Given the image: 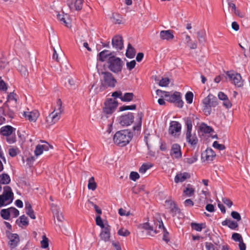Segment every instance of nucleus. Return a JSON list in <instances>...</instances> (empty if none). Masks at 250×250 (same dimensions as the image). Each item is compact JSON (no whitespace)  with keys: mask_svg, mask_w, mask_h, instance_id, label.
<instances>
[{"mask_svg":"<svg viewBox=\"0 0 250 250\" xmlns=\"http://www.w3.org/2000/svg\"><path fill=\"white\" fill-rule=\"evenodd\" d=\"M101 75L102 78L100 80L101 85L99 88H96V93L103 92L108 88H113L117 83V80L110 72H102Z\"/></svg>","mask_w":250,"mask_h":250,"instance_id":"obj_1","label":"nucleus"},{"mask_svg":"<svg viewBox=\"0 0 250 250\" xmlns=\"http://www.w3.org/2000/svg\"><path fill=\"white\" fill-rule=\"evenodd\" d=\"M156 93L159 95V93H162L163 95L162 97H165V100L170 103L174 104L175 105L179 108H182L184 105V102L182 100L181 93L178 91H175L174 93L172 92H168L163 91L160 89L156 90Z\"/></svg>","mask_w":250,"mask_h":250,"instance_id":"obj_2","label":"nucleus"},{"mask_svg":"<svg viewBox=\"0 0 250 250\" xmlns=\"http://www.w3.org/2000/svg\"><path fill=\"white\" fill-rule=\"evenodd\" d=\"M186 126V139L187 142L192 147H195L198 142V139L195 133L192 134V123L194 120L188 117L183 118Z\"/></svg>","mask_w":250,"mask_h":250,"instance_id":"obj_3","label":"nucleus"},{"mask_svg":"<svg viewBox=\"0 0 250 250\" xmlns=\"http://www.w3.org/2000/svg\"><path fill=\"white\" fill-rule=\"evenodd\" d=\"M133 137L132 132L127 129L117 131L113 137V141L115 144L120 146H125L131 140Z\"/></svg>","mask_w":250,"mask_h":250,"instance_id":"obj_4","label":"nucleus"},{"mask_svg":"<svg viewBox=\"0 0 250 250\" xmlns=\"http://www.w3.org/2000/svg\"><path fill=\"white\" fill-rule=\"evenodd\" d=\"M123 65L124 62L121 59L116 57L115 55L111 56L107 62L109 70L116 74L122 71Z\"/></svg>","mask_w":250,"mask_h":250,"instance_id":"obj_5","label":"nucleus"},{"mask_svg":"<svg viewBox=\"0 0 250 250\" xmlns=\"http://www.w3.org/2000/svg\"><path fill=\"white\" fill-rule=\"evenodd\" d=\"M217 98L213 95L209 94L203 100V110L206 115H210L211 112V108L215 107L218 104Z\"/></svg>","mask_w":250,"mask_h":250,"instance_id":"obj_6","label":"nucleus"},{"mask_svg":"<svg viewBox=\"0 0 250 250\" xmlns=\"http://www.w3.org/2000/svg\"><path fill=\"white\" fill-rule=\"evenodd\" d=\"M3 116L8 117L11 119L14 118L15 116V112L10 108L7 101L5 102L0 107V125L5 122V119Z\"/></svg>","mask_w":250,"mask_h":250,"instance_id":"obj_7","label":"nucleus"},{"mask_svg":"<svg viewBox=\"0 0 250 250\" xmlns=\"http://www.w3.org/2000/svg\"><path fill=\"white\" fill-rule=\"evenodd\" d=\"M182 125L175 121H172L170 122L168 128V134L174 138H178L181 133Z\"/></svg>","mask_w":250,"mask_h":250,"instance_id":"obj_8","label":"nucleus"},{"mask_svg":"<svg viewBox=\"0 0 250 250\" xmlns=\"http://www.w3.org/2000/svg\"><path fill=\"white\" fill-rule=\"evenodd\" d=\"M104 105L103 113L105 114L111 115L115 111L118 106V103L116 100L110 98L106 100Z\"/></svg>","mask_w":250,"mask_h":250,"instance_id":"obj_9","label":"nucleus"},{"mask_svg":"<svg viewBox=\"0 0 250 250\" xmlns=\"http://www.w3.org/2000/svg\"><path fill=\"white\" fill-rule=\"evenodd\" d=\"M134 119V115L131 112H128L127 114L122 115L117 119L119 123L123 126L130 125L133 123Z\"/></svg>","mask_w":250,"mask_h":250,"instance_id":"obj_10","label":"nucleus"},{"mask_svg":"<svg viewBox=\"0 0 250 250\" xmlns=\"http://www.w3.org/2000/svg\"><path fill=\"white\" fill-rule=\"evenodd\" d=\"M57 104L58 107V110H59V112L56 113L55 114H53V112H52L47 117V121L49 122V119H51V121L50 123L52 124H55L60 119L61 114L63 111L62 107V102L60 99L57 100Z\"/></svg>","mask_w":250,"mask_h":250,"instance_id":"obj_11","label":"nucleus"},{"mask_svg":"<svg viewBox=\"0 0 250 250\" xmlns=\"http://www.w3.org/2000/svg\"><path fill=\"white\" fill-rule=\"evenodd\" d=\"M227 76L229 78L230 81H232L234 85L237 87H241L243 85L242 77L239 73H234L231 71L226 72Z\"/></svg>","mask_w":250,"mask_h":250,"instance_id":"obj_12","label":"nucleus"},{"mask_svg":"<svg viewBox=\"0 0 250 250\" xmlns=\"http://www.w3.org/2000/svg\"><path fill=\"white\" fill-rule=\"evenodd\" d=\"M5 234L7 238L9 239L8 244L11 250H13L17 247L20 242L19 235L16 233H11L9 230H6Z\"/></svg>","mask_w":250,"mask_h":250,"instance_id":"obj_13","label":"nucleus"},{"mask_svg":"<svg viewBox=\"0 0 250 250\" xmlns=\"http://www.w3.org/2000/svg\"><path fill=\"white\" fill-rule=\"evenodd\" d=\"M112 45L117 50H122L124 48V41L120 35H116L112 39Z\"/></svg>","mask_w":250,"mask_h":250,"instance_id":"obj_14","label":"nucleus"},{"mask_svg":"<svg viewBox=\"0 0 250 250\" xmlns=\"http://www.w3.org/2000/svg\"><path fill=\"white\" fill-rule=\"evenodd\" d=\"M112 56H115L114 52H111L108 50H104L100 52L97 55V59L100 62H108L109 58Z\"/></svg>","mask_w":250,"mask_h":250,"instance_id":"obj_15","label":"nucleus"},{"mask_svg":"<svg viewBox=\"0 0 250 250\" xmlns=\"http://www.w3.org/2000/svg\"><path fill=\"white\" fill-rule=\"evenodd\" d=\"M170 154L176 159L181 158L182 153L180 145L176 143L173 144L171 146Z\"/></svg>","mask_w":250,"mask_h":250,"instance_id":"obj_16","label":"nucleus"},{"mask_svg":"<svg viewBox=\"0 0 250 250\" xmlns=\"http://www.w3.org/2000/svg\"><path fill=\"white\" fill-rule=\"evenodd\" d=\"M67 5L71 10H80L82 8L83 0H68Z\"/></svg>","mask_w":250,"mask_h":250,"instance_id":"obj_17","label":"nucleus"},{"mask_svg":"<svg viewBox=\"0 0 250 250\" xmlns=\"http://www.w3.org/2000/svg\"><path fill=\"white\" fill-rule=\"evenodd\" d=\"M173 33L174 31L171 30H162L160 33V38L168 41L172 40L174 37Z\"/></svg>","mask_w":250,"mask_h":250,"instance_id":"obj_18","label":"nucleus"},{"mask_svg":"<svg viewBox=\"0 0 250 250\" xmlns=\"http://www.w3.org/2000/svg\"><path fill=\"white\" fill-rule=\"evenodd\" d=\"M190 174L188 172L178 173L174 178V182L176 183H182L186 181L187 179L190 178Z\"/></svg>","mask_w":250,"mask_h":250,"instance_id":"obj_19","label":"nucleus"},{"mask_svg":"<svg viewBox=\"0 0 250 250\" xmlns=\"http://www.w3.org/2000/svg\"><path fill=\"white\" fill-rule=\"evenodd\" d=\"M110 227L107 225V226L104 227L102 229V231H101L100 236L101 238L104 240L105 242L108 241L110 238Z\"/></svg>","mask_w":250,"mask_h":250,"instance_id":"obj_20","label":"nucleus"},{"mask_svg":"<svg viewBox=\"0 0 250 250\" xmlns=\"http://www.w3.org/2000/svg\"><path fill=\"white\" fill-rule=\"evenodd\" d=\"M16 128L10 125H6L2 127L0 129V133L4 136H10L15 131Z\"/></svg>","mask_w":250,"mask_h":250,"instance_id":"obj_21","label":"nucleus"},{"mask_svg":"<svg viewBox=\"0 0 250 250\" xmlns=\"http://www.w3.org/2000/svg\"><path fill=\"white\" fill-rule=\"evenodd\" d=\"M39 113L36 111L24 112L23 116L29 121L35 122L39 117Z\"/></svg>","mask_w":250,"mask_h":250,"instance_id":"obj_22","label":"nucleus"},{"mask_svg":"<svg viewBox=\"0 0 250 250\" xmlns=\"http://www.w3.org/2000/svg\"><path fill=\"white\" fill-rule=\"evenodd\" d=\"M143 116L144 114L142 112L138 113L136 123L135 125L133 127L134 131H139L141 130Z\"/></svg>","mask_w":250,"mask_h":250,"instance_id":"obj_23","label":"nucleus"},{"mask_svg":"<svg viewBox=\"0 0 250 250\" xmlns=\"http://www.w3.org/2000/svg\"><path fill=\"white\" fill-rule=\"evenodd\" d=\"M223 226H227L231 229H236L238 227V224L236 222L232 221L229 219H226L222 222Z\"/></svg>","mask_w":250,"mask_h":250,"instance_id":"obj_24","label":"nucleus"},{"mask_svg":"<svg viewBox=\"0 0 250 250\" xmlns=\"http://www.w3.org/2000/svg\"><path fill=\"white\" fill-rule=\"evenodd\" d=\"M13 200L14 199L8 196L0 195V208L11 204Z\"/></svg>","mask_w":250,"mask_h":250,"instance_id":"obj_25","label":"nucleus"},{"mask_svg":"<svg viewBox=\"0 0 250 250\" xmlns=\"http://www.w3.org/2000/svg\"><path fill=\"white\" fill-rule=\"evenodd\" d=\"M136 51L130 43H128L125 55L128 58H133L135 55Z\"/></svg>","mask_w":250,"mask_h":250,"instance_id":"obj_26","label":"nucleus"},{"mask_svg":"<svg viewBox=\"0 0 250 250\" xmlns=\"http://www.w3.org/2000/svg\"><path fill=\"white\" fill-rule=\"evenodd\" d=\"M16 223L20 227H21V224L24 226H27L29 225L28 218L24 215L21 216L19 219L16 220Z\"/></svg>","mask_w":250,"mask_h":250,"instance_id":"obj_27","label":"nucleus"},{"mask_svg":"<svg viewBox=\"0 0 250 250\" xmlns=\"http://www.w3.org/2000/svg\"><path fill=\"white\" fill-rule=\"evenodd\" d=\"M216 156V154L211 148H208L205 153L206 160L208 161H212Z\"/></svg>","mask_w":250,"mask_h":250,"instance_id":"obj_28","label":"nucleus"},{"mask_svg":"<svg viewBox=\"0 0 250 250\" xmlns=\"http://www.w3.org/2000/svg\"><path fill=\"white\" fill-rule=\"evenodd\" d=\"M11 182L9 175L6 173H2L0 175V183L2 185H7Z\"/></svg>","mask_w":250,"mask_h":250,"instance_id":"obj_29","label":"nucleus"},{"mask_svg":"<svg viewBox=\"0 0 250 250\" xmlns=\"http://www.w3.org/2000/svg\"><path fill=\"white\" fill-rule=\"evenodd\" d=\"M200 130L201 132L204 133H210L213 131V129L211 126H208L207 124L204 123L201 124L200 126Z\"/></svg>","mask_w":250,"mask_h":250,"instance_id":"obj_30","label":"nucleus"},{"mask_svg":"<svg viewBox=\"0 0 250 250\" xmlns=\"http://www.w3.org/2000/svg\"><path fill=\"white\" fill-rule=\"evenodd\" d=\"M1 195L14 199V193L12 192L11 187L8 186H6L3 187V191Z\"/></svg>","mask_w":250,"mask_h":250,"instance_id":"obj_31","label":"nucleus"},{"mask_svg":"<svg viewBox=\"0 0 250 250\" xmlns=\"http://www.w3.org/2000/svg\"><path fill=\"white\" fill-rule=\"evenodd\" d=\"M134 96V95L133 93L127 92L125 93L123 96L122 95L121 100L124 102H130L133 100Z\"/></svg>","mask_w":250,"mask_h":250,"instance_id":"obj_32","label":"nucleus"},{"mask_svg":"<svg viewBox=\"0 0 250 250\" xmlns=\"http://www.w3.org/2000/svg\"><path fill=\"white\" fill-rule=\"evenodd\" d=\"M191 227L192 229H194L197 231H201L202 229L206 227V224L192 223L191 224Z\"/></svg>","mask_w":250,"mask_h":250,"instance_id":"obj_33","label":"nucleus"},{"mask_svg":"<svg viewBox=\"0 0 250 250\" xmlns=\"http://www.w3.org/2000/svg\"><path fill=\"white\" fill-rule=\"evenodd\" d=\"M0 216L4 220H9L10 216V211L9 208L2 209L0 210Z\"/></svg>","mask_w":250,"mask_h":250,"instance_id":"obj_34","label":"nucleus"},{"mask_svg":"<svg viewBox=\"0 0 250 250\" xmlns=\"http://www.w3.org/2000/svg\"><path fill=\"white\" fill-rule=\"evenodd\" d=\"M197 38L201 43L206 41V32L204 30H201L197 32Z\"/></svg>","mask_w":250,"mask_h":250,"instance_id":"obj_35","label":"nucleus"},{"mask_svg":"<svg viewBox=\"0 0 250 250\" xmlns=\"http://www.w3.org/2000/svg\"><path fill=\"white\" fill-rule=\"evenodd\" d=\"M188 187L186 188L183 191V193L185 195L190 197L194 193L195 190L192 187H190V185L188 184Z\"/></svg>","mask_w":250,"mask_h":250,"instance_id":"obj_36","label":"nucleus"},{"mask_svg":"<svg viewBox=\"0 0 250 250\" xmlns=\"http://www.w3.org/2000/svg\"><path fill=\"white\" fill-rule=\"evenodd\" d=\"M97 188V184L94 180V178L91 177L88 181V188L89 189L94 190Z\"/></svg>","mask_w":250,"mask_h":250,"instance_id":"obj_37","label":"nucleus"},{"mask_svg":"<svg viewBox=\"0 0 250 250\" xmlns=\"http://www.w3.org/2000/svg\"><path fill=\"white\" fill-rule=\"evenodd\" d=\"M198 154L197 152H195L194 155L190 158H187L186 159V162L188 164H192L197 160Z\"/></svg>","mask_w":250,"mask_h":250,"instance_id":"obj_38","label":"nucleus"},{"mask_svg":"<svg viewBox=\"0 0 250 250\" xmlns=\"http://www.w3.org/2000/svg\"><path fill=\"white\" fill-rule=\"evenodd\" d=\"M136 109V105L132 104L131 105H123L119 107L120 111H123L127 110H135Z\"/></svg>","mask_w":250,"mask_h":250,"instance_id":"obj_39","label":"nucleus"},{"mask_svg":"<svg viewBox=\"0 0 250 250\" xmlns=\"http://www.w3.org/2000/svg\"><path fill=\"white\" fill-rule=\"evenodd\" d=\"M152 167V165L143 164L139 168V172L141 173H145L147 169Z\"/></svg>","mask_w":250,"mask_h":250,"instance_id":"obj_40","label":"nucleus"},{"mask_svg":"<svg viewBox=\"0 0 250 250\" xmlns=\"http://www.w3.org/2000/svg\"><path fill=\"white\" fill-rule=\"evenodd\" d=\"M193 98V94L192 92L188 91L185 95V98L187 102L190 104L192 103Z\"/></svg>","mask_w":250,"mask_h":250,"instance_id":"obj_41","label":"nucleus"},{"mask_svg":"<svg viewBox=\"0 0 250 250\" xmlns=\"http://www.w3.org/2000/svg\"><path fill=\"white\" fill-rule=\"evenodd\" d=\"M170 213H171L172 216L174 217L177 214H180L181 213V210L177 205H176L171 208V210H170Z\"/></svg>","mask_w":250,"mask_h":250,"instance_id":"obj_42","label":"nucleus"},{"mask_svg":"<svg viewBox=\"0 0 250 250\" xmlns=\"http://www.w3.org/2000/svg\"><path fill=\"white\" fill-rule=\"evenodd\" d=\"M170 82V80L168 78H162L161 80L160 81L159 83V85L160 86H168L169 83Z\"/></svg>","mask_w":250,"mask_h":250,"instance_id":"obj_43","label":"nucleus"},{"mask_svg":"<svg viewBox=\"0 0 250 250\" xmlns=\"http://www.w3.org/2000/svg\"><path fill=\"white\" fill-rule=\"evenodd\" d=\"M43 151V149L42 147V145H38L36 148H35V154L36 156H38L39 155H40L41 154H42V153Z\"/></svg>","mask_w":250,"mask_h":250,"instance_id":"obj_44","label":"nucleus"},{"mask_svg":"<svg viewBox=\"0 0 250 250\" xmlns=\"http://www.w3.org/2000/svg\"><path fill=\"white\" fill-rule=\"evenodd\" d=\"M231 238L235 242H240L243 241L241 235L238 233H233L232 235Z\"/></svg>","mask_w":250,"mask_h":250,"instance_id":"obj_45","label":"nucleus"},{"mask_svg":"<svg viewBox=\"0 0 250 250\" xmlns=\"http://www.w3.org/2000/svg\"><path fill=\"white\" fill-rule=\"evenodd\" d=\"M6 141L9 144H13L16 142V137L15 134H12L6 136Z\"/></svg>","mask_w":250,"mask_h":250,"instance_id":"obj_46","label":"nucleus"},{"mask_svg":"<svg viewBox=\"0 0 250 250\" xmlns=\"http://www.w3.org/2000/svg\"><path fill=\"white\" fill-rule=\"evenodd\" d=\"M96 224L97 226H100L101 228L105 227L100 215L97 216L96 217Z\"/></svg>","mask_w":250,"mask_h":250,"instance_id":"obj_47","label":"nucleus"},{"mask_svg":"<svg viewBox=\"0 0 250 250\" xmlns=\"http://www.w3.org/2000/svg\"><path fill=\"white\" fill-rule=\"evenodd\" d=\"M212 146L219 150H224L226 148L224 145L219 144L217 141H214L213 143Z\"/></svg>","mask_w":250,"mask_h":250,"instance_id":"obj_48","label":"nucleus"},{"mask_svg":"<svg viewBox=\"0 0 250 250\" xmlns=\"http://www.w3.org/2000/svg\"><path fill=\"white\" fill-rule=\"evenodd\" d=\"M139 177L140 175L137 172L132 171L129 175L130 179L134 181H136Z\"/></svg>","mask_w":250,"mask_h":250,"instance_id":"obj_49","label":"nucleus"},{"mask_svg":"<svg viewBox=\"0 0 250 250\" xmlns=\"http://www.w3.org/2000/svg\"><path fill=\"white\" fill-rule=\"evenodd\" d=\"M231 216L233 219L236 220L237 221H239L241 220L240 214L237 211H232L231 212Z\"/></svg>","mask_w":250,"mask_h":250,"instance_id":"obj_50","label":"nucleus"},{"mask_svg":"<svg viewBox=\"0 0 250 250\" xmlns=\"http://www.w3.org/2000/svg\"><path fill=\"white\" fill-rule=\"evenodd\" d=\"M118 234L121 236H127L129 235L130 232L127 229H121L118 230Z\"/></svg>","mask_w":250,"mask_h":250,"instance_id":"obj_51","label":"nucleus"},{"mask_svg":"<svg viewBox=\"0 0 250 250\" xmlns=\"http://www.w3.org/2000/svg\"><path fill=\"white\" fill-rule=\"evenodd\" d=\"M41 247L43 249H46L48 247V239L45 236H43L42 240L41 242Z\"/></svg>","mask_w":250,"mask_h":250,"instance_id":"obj_52","label":"nucleus"},{"mask_svg":"<svg viewBox=\"0 0 250 250\" xmlns=\"http://www.w3.org/2000/svg\"><path fill=\"white\" fill-rule=\"evenodd\" d=\"M18 151V148H11L9 149V154L10 156L14 157L17 155Z\"/></svg>","mask_w":250,"mask_h":250,"instance_id":"obj_53","label":"nucleus"},{"mask_svg":"<svg viewBox=\"0 0 250 250\" xmlns=\"http://www.w3.org/2000/svg\"><path fill=\"white\" fill-rule=\"evenodd\" d=\"M165 203L166 206H167V208H169L170 210H171V208H172V207L176 205L174 201L168 200H167L165 201Z\"/></svg>","mask_w":250,"mask_h":250,"instance_id":"obj_54","label":"nucleus"},{"mask_svg":"<svg viewBox=\"0 0 250 250\" xmlns=\"http://www.w3.org/2000/svg\"><path fill=\"white\" fill-rule=\"evenodd\" d=\"M136 64V63L135 60L131 61L130 62H127L126 63L127 69L130 71L131 70L135 67Z\"/></svg>","mask_w":250,"mask_h":250,"instance_id":"obj_55","label":"nucleus"},{"mask_svg":"<svg viewBox=\"0 0 250 250\" xmlns=\"http://www.w3.org/2000/svg\"><path fill=\"white\" fill-rule=\"evenodd\" d=\"M10 213L13 215V217H17L19 215V211L14 207L9 208Z\"/></svg>","mask_w":250,"mask_h":250,"instance_id":"obj_56","label":"nucleus"},{"mask_svg":"<svg viewBox=\"0 0 250 250\" xmlns=\"http://www.w3.org/2000/svg\"><path fill=\"white\" fill-rule=\"evenodd\" d=\"M163 231V240L165 241L167 243L169 241V239L168 238L169 233L166 229Z\"/></svg>","mask_w":250,"mask_h":250,"instance_id":"obj_57","label":"nucleus"},{"mask_svg":"<svg viewBox=\"0 0 250 250\" xmlns=\"http://www.w3.org/2000/svg\"><path fill=\"white\" fill-rule=\"evenodd\" d=\"M222 202L224 204L226 205L229 208H230L233 205L232 202L229 198H223L222 199Z\"/></svg>","mask_w":250,"mask_h":250,"instance_id":"obj_58","label":"nucleus"},{"mask_svg":"<svg viewBox=\"0 0 250 250\" xmlns=\"http://www.w3.org/2000/svg\"><path fill=\"white\" fill-rule=\"evenodd\" d=\"M7 87L6 83L0 77V90L2 91H6Z\"/></svg>","mask_w":250,"mask_h":250,"instance_id":"obj_59","label":"nucleus"},{"mask_svg":"<svg viewBox=\"0 0 250 250\" xmlns=\"http://www.w3.org/2000/svg\"><path fill=\"white\" fill-rule=\"evenodd\" d=\"M112 96L115 98H120L122 97V92L121 91H116L112 93Z\"/></svg>","mask_w":250,"mask_h":250,"instance_id":"obj_60","label":"nucleus"},{"mask_svg":"<svg viewBox=\"0 0 250 250\" xmlns=\"http://www.w3.org/2000/svg\"><path fill=\"white\" fill-rule=\"evenodd\" d=\"M184 204L186 207H192L194 205L193 202L190 199L186 200Z\"/></svg>","mask_w":250,"mask_h":250,"instance_id":"obj_61","label":"nucleus"},{"mask_svg":"<svg viewBox=\"0 0 250 250\" xmlns=\"http://www.w3.org/2000/svg\"><path fill=\"white\" fill-rule=\"evenodd\" d=\"M223 104L224 106H225L226 108H230L232 104L229 100L228 98L226 99V100H225L223 101Z\"/></svg>","mask_w":250,"mask_h":250,"instance_id":"obj_62","label":"nucleus"},{"mask_svg":"<svg viewBox=\"0 0 250 250\" xmlns=\"http://www.w3.org/2000/svg\"><path fill=\"white\" fill-rule=\"evenodd\" d=\"M206 209L210 212H212L214 211V207L212 204H208L206 206Z\"/></svg>","mask_w":250,"mask_h":250,"instance_id":"obj_63","label":"nucleus"},{"mask_svg":"<svg viewBox=\"0 0 250 250\" xmlns=\"http://www.w3.org/2000/svg\"><path fill=\"white\" fill-rule=\"evenodd\" d=\"M112 245L115 248V250H122L121 247L119 242L113 241Z\"/></svg>","mask_w":250,"mask_h":250,"instance_id":"obj_64","label":"nucleus"}]
</instances>
